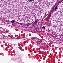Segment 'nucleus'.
Instances as JSON below:
<instances>
[{
    "mask_svg": "<svg viewBox=\"0 0 63 63\" xmlns=\"http://www.w3.org/2000/svg\"><path fill=\"white\" fill-rule=\"evenodd\" d=\"M28 24H29V23H28L27 25H28Z\"/></svg>",
    "mask_w": 63,
    "mask_h": 63,
    "instance_id": "obj_10",
    "label": "nucleus"
},
{
    "mask_svg": "<svg viewBox=\"0 0 63 63\" xmlns=\"http://www.w3.org/2000/svg\"><path fill=\"white\" fill-rule=\"evenodd\" d=\"M37 22V20H35L34 22V24H36Z\"/></svg>",
    "mask_w": 63,
    "mask_h": 63,
    "instance_id": "obj_3",
    "label": "nucleus"
},
{
    "mask_svg": "<svg viewBox=\"0 0 63 63\" xmlns=\"http://www.w3.org/2000/svg\"><path fill=\"white\" fill-rule=\"evenodd\" d=\"M55 48H57V47H55Z\"/></svg>",
    "mask_w": 63,
    "mask_h": 63,
    "instance_id": "obj_9",
    "label": "nucleus"
},
{
    "mask_svg": "<svg viewBox=\"0 0 63 63\" xmlns=\"http://www.w3.org/2000/svg\"><path fill=\"white\" fill-rule=\"evenodd\" d=\"M57 9V6H56L55 8V11H56V9Z\"/></svg>",
    "mask_w": 63,
    "mask_h": 63,
    "instance_id": "obj_2",
    "label": "nucleus"
},
{
    "mask_svg": "<svg viewBox=\"0 0 63 63\" xmlns=\"http://www.w3.org/2000/svg\"><path fill=\"white\" fill-rule=\"evenodd\" d=\"M28 2H30L31 1V0H27Z\"/></svg>",
    "mask_w": 63,
    "mask_h": 63,
    "instance_id": "obj_6",
    "label": "nucleus"
},
{
    "mask_svg": "<svg viewBox=\"0 0 63 63\" xmlns=\"http://www.w3.org/2000/svg\"><path fill=\"white\" fill-rule=\"evenodd\" d=\"M34 0H31V1H32H32H34Z\"/></svg>",
    "mask_w": 63,
    "mask_h": 63,
    "instance_id": "obj_8",
    "label": "nucleus"
},
{
    "mask_svg": "<svg viewBox=\"0 0 63 63\" xmlns=\"http://www.w3.org/2000/svg\"><path fill=\"white\" fill-rule=\"evenodd\" d=\"M54 10H54V9H53L51 10L52 11V12H54Z\"/></svg>",
    "mask_w": 63,
    "mask_h": 63,
    "instance_id": "obj_5",
    "label": "nucleus"
},
{
    "mask_svg": "<svg viewBox=\"0 0 63 63\" xmlns=\"http://www.w3.org/2000/svg\"><path fill=\"white\" fill-rule=\"evenodd\" d=\"M37 41L38 42V43H40V41L39 40H37Z\"/></svg>",
    "mask_w": 63,
    "mask_h": 63,
    "instance_id": "obj_7",
    "label": "nucleus"
},
{
    "mask_svg": "<svg viewBox=\"0 0 63 63\" xmlns=\"http://www.w3.org/2000/svg\"><path fill=\"white\" fill-rule=\"evenodd\" d=\"M43 29H46L45 28V27L44 26H43L42 28Z\"/></svg>",
    "mask_w": 63,
    "mask_h": 63,
    "instance_id": "obj_4",
    "label": "nucleus"
},
{
    "mask_svg": "<svg viewBox=\"0 0 63 63\" xmlns=\"http://www.w3.org/2000/svg\"><path fill=\"white\" fill-rule=\"evenodd\" d=\"M15 21L14 20H12L11 21L12 23H15Z\"/></svg>",
    "mask_w": 63,
    "mask_h": 63,
    "instance_id": "obj_1",
    "label": "nucleus"
}]
</instances>
